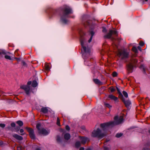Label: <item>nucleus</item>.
Masks as SVG:
<instances>
[{"label":"nucleus","instance_id":"nucleus-1","mask_svg":"<svg viewBox=\"0 0 150 150\" xmlns=\"http://www.w3.org/2000/svg\"><path fill=\"white\" fill-rule=\"evenodd\" d=\"M83 24L85 27L88 26L89 30L86 33L83 30L79 31L80 40L82 46V56L84 59V64L87 66H90L94 62V59L91 56V48L88 46L87 42L90 43L95 35V25L91 21H83Z\"/></svg>","mask_w":150,"mask_h":150},{"label":"nucleus","instance_id":"nucleus-2","mask_svg":"<svg viewBox=\"0 0 150 150\" xmlns=\"http://www.w3.org/2000/svg\"><path fill=\"white\" fill-rule=\"evenodd\" d=\"M62 14L61 16L60 21L64 24H67L69 23L67 18L69 17V15L72 13L70 7L67 6H64L62 9Z\"/></svg>","mask_w":150,"mask_h":150},{"label":"nucleus","instance_id":"nucleus-3","mask_svg":"<svg viewBox=\"0 0 150 150\" xmlns=\"http://www.w3.org/2000/svg\"><path fill=\"white\" fill-rule=\"evenodd\" d=\"M114 121L104 123V137L106 135L104 134L105 128L109 127H113L116 125L121 123L123 120V117L122 116H120L119 117L118 116H116L114 117Z\"/></svg>","mask_w":150,"mask_h":150},{"label":"nucleus","instance_id":"nucleus-4","mask_svg":"<svg viewBox=\"0 0 150 150\" xmlns=\"http://www.w3.org/2000/svg\"><path fill=\"white\" fill-rule=\"evenodd\" d=\"M112 35H113L115 37H117L118 36V33L117 31L114 30H110L109 31V32L107 33L106 35H105L104 37L105 38H111V39L112 41L117 40H119V39H116L114 37L112 36Z\"/></svg>","mask_w":150,"mask_h":150},{"label":"nucleus","instance_id":"nucleus-5","mask_svg":"<svg viewBox=\"0 0 150 150\" xmlns=\"http://www.w3.org/2000/svg\"><path fill=\"white\" fill-rule=\"evenodd\" d=\"M117 55L121 59H123L128 57L129 53L125 49L119 50L117 52Z\"/></svg>","mask_w":150,"mask_h":150},{"label":"nucleus","instance_id":"nucleus-6","mask_svg":"<svg viewBox=\"0 0 150 150\" xmlns=\"http://www.w3.org/2000/svg\"><path fill=\"white\" fill-rule=\"evenodd\" d=\"M91 136L93 137L101 139L103 137V132L99 128L94 129L92 132Z\"/></svg>","mask_w":150,"mask_h":150},{"label":"nucleus","instance_id":"nucleus-7","mask_svg":"<svg viewBox=\"0 0 150 150\" xmlns=\"http://www.w3.org/2000/svg\"><path fill=\"white\" fill-rule=\"evenodd\" d=\"M6 52L5 50L0 49V58L3 57V55H5V57L6 59L11 60V57L6 55Z\"/></svg>","mask_w":150,"mask_h":150},{"label":"nucleus","instance_id":"nucleus-8","mask_svg":"<svg viewBox=\"0 0 150 150\" xmlns=\"http://www.w3.org/2000/svg\"><path fill=\"white\" fill-rule=\"evenodd\" d=\"M26 129L29 133L30 137L32 139H34L35 138V136L34 134L33 130L29 127H26Z\"/></svg>","mask_w":150,"mask_h":150},{"label":"nucleus","instance_id":"nucleus-9","mask_svg":"<svg viewBox=\"0 0 150 150\" xmlns=\"http://www.w3.org/2000/svg\"><path fill=\"white\" fill-rule=\"evenodd\" d=\"M38 132L40 134L46 136L48 135L49 134L50 131L49 130H47L44 128H42Z\"/></svg>","mask_w":150,"mask_h":150},{"label":"nucleus","instance_id":"nucleus-10","mask_svg":"<svg viewBox=\"0 0 150 150\" xmlns=\"http://www.w3.org/2000/svg\"><path fill=\"white\" fill-rule=\"evenodd\" d=\"M21 88L23 89L25 91L27 95L29 94V92L30 90V87L28 85H22L20 87Z\"/></svg>","mask_w":150,"mask_h":150},{"label":"nucleus","instance_id":"nucleus-11","mask_svg":"<svg viewBox=\"0 0 150 150\" xmlns=\"http://www.w3.org/2000/svg\"><path fill=\"white\" fill-rule=\"evenodd\" d=\"M127 70L128 71V73H132L133 71V65L131 63H129L127 65Z\"/></svg>","mask_w":150,"mask_h":150},{"label":"nucleus","instance_id":"nucleus-12","mask_svg":"<svg viewBox=\"0 0 150 150\" xmlns=\"http://www.w3.org/2000/svg\"><path fill=\"white\" fill-rule=\"evenodd\" d=\"M120 99L124 103L126 107H129L130 105L131 104V103L130 101L129 100H126L123 97H122V98H121Z\"/></svg>","mask_w":150,"mask_h":150},{"label":"nucleus","instance_id":"nucleus-13","mask_svg":"<svg viewBox=\"0 0 150 150\" xmlns=\"http://www.w3.org/2000/svg\"><path fill=\"white\" fill-rule=\"evenodd\" d=\"M103 106L101 105H100L98 108V114L99 116H101L103 115Z\"/></svg>","mask_w":150,"mask_h":150},{"label":"nucleus","instance_id":"nucleus-14","mask_svg":"<svg viewBox=\"0 0 150 150\" xmlns=\"http://www.w3.org/2000/svg\"><path fill=\"white\" fill-rule=\"evenodd\" d=\"M49 108L47 107H43L41 108V111L43 113H46L48 112H50Z\"/></svg>","mask_w":150,"mask_h":150},{"label":"nucleus","instance_id":"nucleus-15","mask_svg":"<svg viewBox=\"0 0 150 150\" xmlns=\"http://www.w3.org/2000/svg\"><path fill=\"white\" fill-rule=\"evenodd\" d=\"M108 98L110 99L111 100H114L115 102H117L118 101V98L113 95H109L108 96Z\"/></svg>","mask_w":150,"mask_h":150},{"label":"nucleus","instance_id":"nucleus-16","mask_svg":"<svg viewBox=\"0 0 150 150\" xmlns=\"http://www.w3.org/2000/svg\"><path fill=\"white\" fill-rule=\"evenodd\" d=\"M13 137L16 139L19 140H21L23 139V137L22 136L17 134H13Z\"/></svg>","mask_w":150,"mask_h":150},{"label":"nucleus","instance_id":"nucleus-17","mask_svg":"<svg viewBox=\"0 0 150 150\" xmlns=\"http://www.w3.org/2000/svg\"><path fill=\"white\" fill-rule=\"evenodd\" d=\"M80 140L81 141V144H84L86 142L87 140V138L84 137H81Z\"/></svg>","mask_w":150,"mask_h":150},{"label":"nucleus","instance_id":"nucleus-18","mask_svg":"<svg viewBox=\"0 0 150 150\" xmlns=\"http://www.w3.org/2000/svg\"><path fill=\"white\" fill-rule=\"evenodd\" d=\"M93 81L95 83L99 85H102L103 84V83L98 79H94Z\"/></svg>","mask_w":150,"mask_h":150},{"label":"nucleus","instance_id":"nucleus-19","mask_svg":"<svg viewBox=\"0 0 150 150\" xmlns=\"http://www.w3.org/2000/svg\"><path fill=\"white\" fill-rule=\"evenodd\" d=\"M64 139L66 140H68L70 138V135L69 133L65 134L64 136Z\"/></svg>","mask_w":150,"mask_h":150},{"label":"nucleus","instance_id":"nucleus-20","mask_svg":"<svg viewBox=\"0 0 150 150\" xmlns=\"http://www.w3.org/2000/svg\"><path fill=\"white\" fill-rule=\"evenodd\" d=\"M117 90V91L118 93L119 94V97L120 98H122V97H123V96L122 94V93L120 91V89L119 88L117 87H116Z\"/></svg>","mask_w":150,"mask_h":150},{"label":"nucleus","instance_id":"nucleus-21","mask_svg":"<svg viewBox=\"0 0 150 150\" xmlns=\"http://www.w3.org/2000/svg\"><path fill=\"white\" fill-rule=\"evenodd\" d=\"M38 85V83L35 80H34L32 83V86L33 87H36Z\"/></svg>","mask_w":150,"mask_h":150},{"label":"nucleus","instance_id":"nucleus-22","mask_svg":"<svg viewBox=\"0 0 150 150\" xmlns=\"http://www.w3.org/2000/svg\"><path fill=\"white\" fill-rule=\"evenodd\" d=\"M131 63L134 64H135L137 62L138 60L137 59H132L131 60Z\"/></svg>","mask_w":150,"mask_h":150},{"label":"nucleus","instance_id":"nucleus-23","mask_svg":"<svg viewBox=\"0 0 150 150\" xmlns=\"http://www.w3.org/2000/svg\"><path fill=\"white\" fill-rule=\"evenodd\" d=\"M41 125L40 123H38L36 125V128L38 129V132H39L42 128H40Z\"/></svg>","mask_w":150,"mask_h":150},{"label":"nucleus","instance_id":"nucleus-24","mask_svg":"<svg viewBox=\"0 0 150 150\" xmlns=\"http://www.w3.org/2000/svg\"><path fill=\"white\" fill-rule=\"evenodd\" d=\"M45 68L46 70L49 71L50 69V64H46L45 65Z\"/></svg>","mask_w":150,"mask_h":150},{"label":"nucleus","instance_id":"nucleus-25","mask_svg":"<svg viewBox=\"0 0 150 150\" xmlns=\"http://www.w3.org/2000/svg\"><path fill=\"white\" fill-rule=\"evenodd\" d=\"M16 123L20 127L22 126L23 125V123L22 121L18 120L16 122Z\"/></svg>","mask_w":150,"mask_h":150},{"label":"nucleus","instance_id":"nucleus-26","mask_svg":"<svg viewBox=\"0 0 150 150\" xmlns=\"http://www.w3.org/2000/svg\"><path fill=\"white\" fill-rule=\"evenodd\" d=\"M140 68L141 69H142V70L143 72L145 74L146 72H145V69L144 68V66L143 65H141L140 66Z\"/></svg>","mask_w":150,"mask_h":150},{"label":"nucleus","instance_id":"nucleus-27","mask_svg":"<svg viewBox=\"0 0 150 150\" xmlns=\"http://www.w3.org/2000/svg\"><path fill=\"white\" fill-rule=\"evenodd\" d=\"M81 145V143L80 142L77 141L76 142L75 146L77 148L79 147Z\"/></svg>","mask_w":150,"mask_h":150},{"label":"nucleus","instance_id":"nucleus-28","mask_svg":"<svg viewBox=\"0 0 150 150\" xmlns=\"http://www.w3.org/2000/svg\"><path fill=\"white\" fill-rule=\"evenodd\" d=\"M110 92L112 93L114 92L116 90L115 88L113 86H111L109 88Z\"/></svg>","mask_w":150,"mask_h":150},{"label":"nucleus","instance_id":"nucleus-29","mask_svg":"<svg viewBox=\"0 0 150 150\" xmlns=\"http://www.w3.org/2000/svg\"><path fill=\"white\" fill-rule=\"evenodd\" d=\"M132 50L135 53H138V51L136 47H133L132 48Z\"/></svg>","mask_w":150,"mask_h":150},{"label":"nucleus","instance_id":"nucleus-30","mask_svg":"<svg viewBox=\"0 0 150 150\" xmlns=\"http://www.w3.org/2000/svg\"><path fill=\"white\" fill-rule=\"evenodd\" d=\"M124 96L126 98H127L128 97V95L127 93L125 91H123L122 92Z\"/></svg>","mask_w":150,"mask_h":150},{"label":"nucleus","instance_id":"nucleus-31","mask_svg":"<svg viewBox=\"0 0 150 150\" xmlns=\"http://www.w3.org/2000/svg\"><path fill=\"white\" fill-rule=\"evenodd\" d=\"M105 105L106 107L109 108V109H110L112 107V106L110 105L108 103H105Z\"/></svg>","mask_w":150,"mask_h":150},{"label":"nucleus","instance_id":"nucleus-32","mask_svg":"<svg viewBox=\"0 0 150 150\" xmlns=\"http://www.w3.org/2000/svg\"><path fill=\"white\" fill-rule=\"evenodd\" d=\"M112 75L113 77H116L117 75V74L116 72L114 71L112 73Z\"/></svg>","mask_w":150,"mask_h":150},{"label":"nucleus","instance_id":"nucleus-33","mask_svg":"<svg viewBox=\"0 0 150 150\" xmlns=\"http://www.w3.org/2000/svg\"><path fill=\"white\" fill-rule=\"evenodd\" d=\"M122 134L120 133H117L116 135V137L117 138H119L121 136H122Z\"/></svg>","mask_w":150,"mask_h":150},{"label":"nucleus","instance_id":"nucleus-34","mask_svg":"<svg viewBox=\"0 0 150 150\" xmlns=\"http://www.w3.org/2000/svg\"><path fill=\"white\" fill-rule=\"evenodd\" d=\"M57 125L59 126L60 125V120L59 118H57Z\"/></svg>","mask_w":150,"mask_h":150},{"label":"nucleus","instance_id":"nucleus-35","mask_svg":"<svg viewBox=\"0 0 150 150\" xmlns=\"http://www.w3.org/2000/svg\"><path fill=\"white\" fill-rule=\"evenodd\" d=\"M57 142H60L61 141L60 137L59 136H57Z\"/></svg>","mask_w":150,"mask_h":150},{"label":"nucleus","instance_id":"nucleus-36","mask_svg":"<svg viewBox=\"0 0 150 150\" xmlns=\"http://www.w3.org/2000/svg\"><path fill=\"white\" fill-rule=\"evenodd\" d=\"M110 146L107 147H104V150H110Z\"/></svg>","mask_w":150,"mask_h":150},{"label":"nucleus","instance_id":"nucleus-37","mask_svg":"<svg viewBox=\"0 0 150 150\" xmlns=\"http://www.w3.org/2000/svg\"><path fill=\"white\" fill-rule=\"evenodd\" d=\"M144 42H143V41H141L139 42V45L141 46H143L144 45Z\"/></svg>","mask_w":150,"mask_h":150},{"label":"nucleus","instance_id":"nucleus-38","mask_svg":"<svg viewBox=\"0 0 150 150\" xmlns=\"http://www.w3.org/2000/svg\"><path fill=\"white\" fill-rule=\"evenodd\" d=\"M99 93L100 94H102L103 93V91L102 88H101L99 90Z\"/></svg>","mask_w":150,"mask_h":150},{"label":"nucleus","instance_id":"nucleus-39","mask_svg":"<svg viewBox=\"0 0 150 150\" xmlns=\"http://www.w3.org/2000/svg\"><path fill=\"white\" fill-rule=\"evenodd\" d=\"M11 126L13 127H15L16 124L14 122H12L11 124Z\"/></svg>","mask_w":150,"mask_h":150},{"label":"nucleus","instance_id":"nucleus-40","mask_svg":"<svg viewBox=\"0 0 150 150\" xmlns=\"http://www.w3.org/2000/svg\"><path fill=\"white\" fill-rule=\"evenodd\" d=\"M0 127L2 128H4L5 127V125L4 124H0Z\"/></svg>","mask_w":150,"mask_h":150},{"label":"nucleus","instance_id":"nucleus-41","mask_svg":"<svg viewBox=\"0 0 150 150\" xmlns=\"http://www.w3.org/2000/svg\"><path fill=\"white\" fill-rule=\"evenodd\" d=\"M22 64L23 66L25 67H27V64L24 61H22Z\"/></svg>","mask_w":150,"mask_h":150},{"label":"nucleus","instance_id":"nucleus-42","mask_svg":"<svg viewBox=\"0 0 150 150\" xmlns=\"http://www.w3.org/2000/svg\"><path fill=\"white\" fill-rule=\"evenodd\" d=\"M66 129L67 130H70V127L69 126L67 125L66 126Z\"/></svg>","mask_w":150,"mask_h":150},{"label":"nucleus","instance_id":"nucleus-43","mask_svg":"<svg viewBox=\"0 0 150 150\" xmlns=\"http://www.w3.org/2000/svg\"><path fill=\"white\" fill-rule=\"evenodd\" d=\"M20 129V127L18 126H17L15 128V129L17 131H18Z\"/></svg>","mask_w":150,"mask_h":150},{"label":"nucleus","instance_id":"nucleus-44","mask_svg":"<svg viewBox=\"0 0 150 150\" xmlns=\"http://www.w3.org/2000/svg\"><path fill=\"white\" fill-rule=\"evenodd\" d=\"M87 17H88L87 15H85L83 17V20L84 19L86 18Z\"/></svg>","mask_w":150,"mask_h":150},{"label":"nucleus","instance_id":"nucleus-45","mask_svg":"<svg viewBox=\"0 0 150 150\" xmlns=\"http://www.w3.org/2000/svg\"><path fill=\"white\" fill-rule=\"evenodd\" d=\"M20 132L21 133H23L24 132V130L23 129H21Z\"/></svg>","mask_w":150,"mask_h":150},{"label":"nucleus","instance_id":"nucleus-46","mask_svg":"<svg viewBox=\"0 0 150 150\" xmlns=\"http://www.w3.org/2000/svg\"><path fill=\"white\" fill-rule=\"evenodd\" d=\"M32 83V82H31V81H28V83H27V84L28 85H30Z\"/></svg>","mask_w":150,"mask_h":150},{"label":"nucleus","instance_id":"nucleus-47","mask_svg":"<svg viewBox=\"0 0 150 150\" xmlns=\"http://www.w3.org/2000/svg\"><path fill=\"white\" fill-rule=\"evenodd\" d=\"M15 59H16L18 61H19L20 60V59L19 58L15 57Z\"/></svg>","mask_w":150,"mask_h":150},{"label":"nucleus","instance_id":"nucleus-48","mask_svg":"<svg viewBox=\"0 0 150 150\" xmlns=\"http://www.w3.org/2000/svg\"><path fill=\"white\" fill-rule=\"evenodd\" d=\"M137 49L140 51H141V48L140 46H138L137 47Z\"/></svg>","mask_w":150,"mask_h":150},{"label":"nucleus","instance_id":"nucleus-49","mask_svg":"<svg viewBox=\"0 0 150 150\" xmlns=\"http://www.w3.org/2000/svg\"><path fill=\"white\" fill-rule=\"evenodd\" d=\"M84 150V147H81L79 149V150Z\"/></svg>","mask_w":150,"mask_h":150},{"label":"nucleus","instance_id":"nucleus-50","mask_svg":"<svg viewBox=\"0 0 150 150\" xmlns=\"http://www.w3.org/2000/svg\"><path fill=\"white\" fill-rule=\"evenodd\" d=\"M17 149L18 150H21V147L19 146L17 147Z\"/></svg>","mask_w":150,"mask_h":150},{"label":"nucleus","instance_id":"nucleus-51","mask_svg":"<svg viewBox=\"0 0 150 150\" xmlns=\"http://www.w3.org/2000/svg\"><path fill=\"white\" fill-rule=\"evenodd\" d=\"M100 127L102 128H103V123L100 124Z\"/></svg>","mask_w":150,"mask_h":150},{"label":"nucleus","instance_id":"nucleus-52","mask_svg":"<svg viewBox=\"0 0 150 150\" xmlns=\"http://www.w3.org/2000/svg\"><path fill=\"white\" fill-rule=\"evenodd\" d=\"M35 150H41L39 147H38L35 149Z\"/></svg>","mask_w":150,"mask_h":150},{"label":"nucleus","instance_id":"nucleus-53","mask_svg":"<svg viewBox=\"0 0 150 150\" xmlns=\"http://www.w3.org/2000/svg\"><path fill=\"white\" fill-rule=\"evenodd\" d=\"M110 141V140L108 139H106V141H105V142H108Z\"/></svg>","mask_w":150,"mask_h":150},{"label":"nucleus","instance_id":"nucleus-54","mask_svg":"<svg viewBox=\"0 0 150 150\" xmlns=\"http://www.w3.org/2000/svg\"><path fill=\"white\" fill-rule=\"evenodd\" d=\"M142 150H150L149 149L147 148H144Z\"/></svg>","mask_w":150,"mask_h":150},{"label":"nucleus","instance_id":"nucleus-55","mask_svg":"<svg viewBox=\"0 0 150 150\" xmlns=\"http://www.w3.org/2000/svg\"><path fill=\"white\" fill-rule=\"evenodd\" d=\"M81 128H82V129H85V127H84V126H82V127H81Z\"/></svg>","mask_w":150,"mask_h":150},{"label":"nucleus","instance_id":"nucleus-56","mask_svg":"<svg viewBox=\"0 0 150 150\" xmlns=\"http://www.w3.org/2000/svg\"><path fill=\"white\" fill-rule=\"evenodd\" d=\"M3 142L2 141L0 142V145H1L2 144Z\"/></svg>","mask_w":150,"mask_h":150},{"label":"nucleus","instance_id":"nucleus-57","mask_svg":"<svg viewBox=\"0 0 150 150\" xmlns=\"http://www.w3.org/2000/svg\"><path fill=\"white\" fill-rule=\"evenodd\" d=\"M86 150H91V149L90 148H88Z\"/></svg>","mask_w":150,"mask_h":150},{"label":"nucleus","instance_id":"nucleus-58","mask_svg":"<svg viewBox=\"0 0 150 150\" xmlns=\"http://www.w3.org/2000/svg\"><path fill=\"white\" fill-rule=\"evenodd\" d=\"M105 30H106L105 29L104 27V29H103L104 32L106 31Z\"/></svg>","mask_w":150,"mask_h":150},{"label":"nucleus","instance_id":"nucleus-59","mask_svg":"<svg viewBox=\"0 0 150 150\" xmlns=\"http://www.w3.org/2000/svg\"><path fill=\"white\" fill-rule=\"evenodd\" d=\"M148 132H149V133L150 134V130H149L148 131Z\"/></svg>","mask_w":150,"mask_h":150},{"label":"nucleus","instance_id":"nucleus-60","mask_svg":"<svg viewBox=\"0 0 150 150\" xmlns=\"http://www.w3.org/2000/svg\"><path fill=\"white\" fill-rule=\"evenodd\" d=\"M21 134L22 135H23L24 134L23 133H22Z\"/></svg>","mask_w":150,"mask_h":150},{"label":"nucleus","instance_id":"nucleus-61","mask_svg":"<svg viewBox=\"0 0 150 150\" xmlns=\"http://www.w3.org/2000/svg\"><path fill=\"white\" fill-rule=\"evenodd\" d=\"M145 1H148V0H145Z\"/></svg>","mask_w":150,"mask_h":150},{"label":"nucleus","instance_id":"nucleus-62","mask_svg":"<svg viewBox=\"0 0 150 150\" xmlns=\"http://www.w3.org/2000/svg\"><path fill=\"white\" fill-rule=\"evenodd\" d=\"M107 21H105V22H107Z\"/></svg>","mask_w":150,"mask_h":150},{"label":"nucleus","instance_id":"nucleus-63","mask_svg":"<svg viewBox=\"0 0 150 150\" xmlns=\"http://www.w3.org/2000/svg\"><path fill=\"white\" fill-rule=\"evenodd\" d=\"M102 31H103V29L102 30Z\"/></svg>","mask_w":150,"mask_h":150}]
</instances>
